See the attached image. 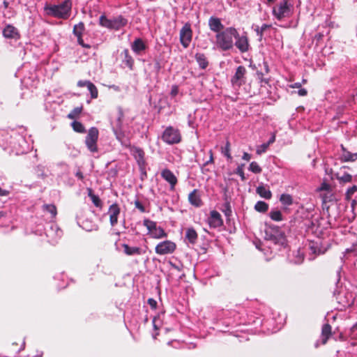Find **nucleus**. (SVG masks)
<instances>
[{"instance_id": "nucleus-1", "label": "nucleus", "mask_w": 357, "mask_h": 357, "mask_svg": "<svg viewBox=\"0 0 357 357\" xmlns=\"http://www.w3.org/2000/svg\"><path fill=\"white\" fill-rule=\"evenodd\" d=\"M238 35L234 27H227L215 36L216 45L222 51H228L234 47V38Z\"/></svg>"}, {"instance_id": "nucleus-2", "label": "nucleus", "mask_w": 357, "mask_h": 357, "mask_svg": "<svg viewBox=\"0 0 357 357\" xmlns=\"http://www.w3.org/2000/svg\"><path fill=\"white\" fill-rule=\"evenodd\" d=\"M72 2L70 0H66L59 5L50 6L45 8L49 15L52 17L66 20L71 13Z\"/></svg>"}, {"instance_id": "nucleus-3", "label": "nucleus", "mask_w": 357, "mask_h": 357, "mask_svg": "<svg viewBox=\"0 0 357 357\" xmlns=\"http://www.w3.org/2000/svg\"><path fill=\"white\" fill-rule=\"evenodd\" d=\"M99 24L101 26L118 31L128 24V20L122 15L108 19L105 15H102L99 18Z\"/></svg>"}, {"instance_id": "nucleus-4", "label": "nucleus", "mask_w": 357, "mask_h": 357, "mask_svg": "<svg viewBox=\"0 0 357 357\" xmlns=\"http://www.w3.org/2000/svg\"><path fill=\"white\" fill-rule=\"evenodd\" d=\"M293 4L291 0H282L273 8V15L278 20L289 17L292 14Z\"/></svg>"}, {"instance_id": "nucleus-5", "label": "nucleus", "mask_w": 357, "mask_h": 357, "mask_svg": "<svg viewBox=\"0 0 357 357\" xmlns=\"http://www.w3.org/2000/svg\"><path fill=\"white\" fill-rule=\"evenodd\" d=\"M265 238L274 241L275 243H283L284 240V232L281 228L275 225H265Z\"/></svg>"}, {"instance_id": "nucleus-6", "label": "nucleus", "mask_w": 357, "mask_h": 357, "mask_svg": "<svg viewBox=\"0 0 357 357\" xmlns=\"http://www.w3.org/2000/svg\"><path fill=\"white\" fill-rule=\"evenodd\" d=\"M181 138L180 130L172 126H168L161 136L162 140L167 144H178Z\"/></svg>"}, {"instance_id": "nucleus-7", "label": "nucleus", "mask_w": 357, "mask_h": 357, "mask_svg": "<svg viewBox=\"0 0 357 357\" xmlns=\"http://www.w3.org/2000/svg\"><path fill=\"white\" fill-rule=\"evenodd\" d=\"M98 137L99 131L97 128L91 127L89 128L85 137V144L87 149L92 153H96L98 151L97 144Z\"/></svg>"}, {"instance_id": "nucleus-8", "label": "nucleus", "mask_w": 357, "mask_h": 357, "mask_svg": "<svg viewBox=\"0 0 357 357\" xmlns=\"http://www.w3.org/2000/svg\"><path fill=\"white\" fill-rule=\"evenodd\" d=\"M176 248L175 243L171 241H164L156 245L155 251L158 255H164L173 253Z\"/></svg>"}, {"instance_id": "nucleus-9", "label": "nucleus", "mask_w": 357, "mask_h": 357, "mask_svg": "<svg viewBox=\"0 0 357 357\" xmlns=\"http://www.w3.org/2000/svg\"><path fill=\"white\" fill-rule=\"evenodd\" d=\"M192 38L190 24L186 23L180 31V42L184 48L189 47Z\"/></svg>"}, {"instance_id": "nucleus-10", "label": "nucleus", "mask_w": 357, "mask_h": 357, "mask_svg": "<svg viewBox=\"0 0 357 357\" xmlns=\"http://www.w3.org/2000/svg\"><path fill=\"white\" fill-rule=\"evenodd\" d=\"M246 68L243 66H239L236 70L234 75L231 79L233 86L240 87L245 83Z\"/></svg>"}, {"instance_id": "nucleus-11", "label": "nucleus", "mask_w": 357, "mask_h": 357, "mask_svg": "<svg viewBox=\"0 0 357 357\" xmlns=\"http://www.w3.org/2000/svg\"><path fill=\"white\" fill-rule=\"evenodd\" d=\"M85 31V25L84 23L82 22H79L77 24H75L73 29V33L75 35V36L77 37V43L79 45L82 47L90 49L91 45L89 44L84 43L82 36L83 33Z\"/></svg>"}, {"instance_id": "nucleus-12", "label": "nucleus", "mask_w": 357, "mask_h": 357, "mask_svg": "<svg viewBox=\"0 0 357 357\" xmlns=\"http://www.w3.org/2000/svg\"><path fill=\"white\" fill-rule=\"evenodd\" d=\"M147 227L148 234L153 238H161L167 236L164 229L157 225H145Z\"/></svg>"}, {"instance_id": "nucleus-13", "label": "nucleus", "mask_w": 357, "mask_h": 357, "mask_svg": "<svg viewBox=\"0 0 357 357\" xmlns=\"http://www.w3.org/2000/svg\"><path fill=\"white\" fill-rule=\"evenodd\" d=\"M234 38L236 40L235 46L241 53L247 52L249 50V40L246 36H240L238 33V35L235 36Z\"/></svg>"}, {"instance_id": "nucleus-14", "label": "nucleus", "mask_w": 357, "mask_h": 357, "mask_svg": "<svg viewBox=\"0 0 357 357\" xmlns=\"http://www.w3.org/2000/svg\"><path fill=\"white\" fill-rule=\"evenodd\" d=\"M161 176L169 183L171 189L174 190L178 182V179L174 173L169 169H165L161 172Z\"/></svg>"}, {"instance_id": "nucleus-15", "label": "nucleus", "mask_w": 357, "mask_h": 357, "mask_svg": "<svg viewBox=\"0 0 357 357\" xmlns=\"http://www.w3.org/2000/svg\"><path fill=\"white\" fill-rule=\"evenodd\" d=\"M208 26L212 31L217 33L224 30V25L222 24L220 19L213 16L208 20Z\"/></svg>"}, {"instance_id": "nucleus-16", "label": "nucleus", "mask_w": 357, "mask_h": 357, "mask_svg": "<svg viewBox=\"0 0 357 357\" xmlns=\"http://www.w3.org/2000/svg\"><path fill=\"white\" fill-rule=\"evenodd\" d=\"M188 201L190 204L195 207H200L203 204L199 191L197 189L193 190L189 194Z\"/></svg>"}, {"instance_id": "nucleus-17", "label": "nucleus", "mask_w": 357, "mask_h": 357, "mask_svg": "<svg viewBox=\"0 0 357 357\" xmlns=\"http://www.w3.org/2000/svg\"><path fill=\"white\" fill-rule=\"evenodd\" d=\"M333 335L332 326L328 324H324L321 328V341L322 344H326Z\"/></svg>"}, {"instance_id": "nucleus-18", "label": "nucleus", "mask_w": 357, "mask_h": 357, "mask_svg": "<svg viewBox=\"0 0 357 357\" xmlns=\"http://www.w3.org/2000/svg\"><path fill=\"white\" fill-rule=\"evenodd\" d=\"M3 36L6 38H19L20 33L17 29L11 24H8L3 30Z\"/></svg>"}, {"instance_id": "nucleus-19", "label": "nucleus", "mask_w": 357, "mask_h": 357, "mask_svg": "<svg viewBox=\"0 0 357 357\" xmlns=\"http://www.w3.org/2000/svg\"><path fill=\"white\" fill-rule=\"evenodd\" d=\"M310 249L315 255L324 254L327 250V248L321 246L320 240L317 241H311L310 242Z\"/></svg>"}, {"instance_id": "nucleus-20", "label": "nucleus", "mask_w": 357, "mask_h": 357, "mask_svg": "<svg viewBox=\"0 0 357 357\" xmlns=\"http://www.w3.org/2000/svg\"><path fill=\"white\" fill-rule=\"evenodd\" d=\"M122 62L130 69L133 70L135 61L132 56L130 54L128 49H125L121 53Z\"/></svg>"}, {"instance_id": "nucleus-21", "label": "nucleus", "mask_w": 357, "mask_h": 357, "mask_svg": "<svg viewBox=\"0 0 357 357\" xmlns=\"http://www.w3.org/2000/svg\"><path fill=\"white\" fill-rule=\"evenodd\" d=\"M120 213V208L118 204H114L110 206L108 214L109 215L110 223H116L118 216Z\"/></svg>"}, {"instance_id": "nucleus-22", "label": "nucleus", "mask_w": 357, "mask_h": 357, "mask_svg": "<svg viewBox=\"0 0 357 357\" xmlns=\"http://www.w3.org/2000/svg\"><path fill=\"white\" fill-rule=\"evenodd\" d=\"M144 155H145V153L142 149H140V148L135 149V157L137 162L142 170H144L145 169V165H146Z\"/></svg>"}, {"instance_id": "nucleus-23", "label": "nucleus", "mask_w": 357, "mask_h": 357, "mask_svg": "<svg viewBox=\"0 0 357 357\" xmlns=\"http://www.w3.org/2000/svg\"><path fill=\"white\" fill-rule=\"evenodd\" d=\"M123 252L128 256L142 255V249L139 247H130L128 244H122Z\"/></svg>"}, {"instance_id": "nucleus-24", "label": "nucleus", "mask_w": 357, "mask_h": 357, "mask_svg": "<svg viewBox=\"0 0 357 357\" xmlns=\"http://www.w3.org/2000/svg\"><path fill=\"white\" fill-rule=\"evenodd\" d=\"M209 158L208 160L204 162L202 165V172L203 174H207L208 172H211V169L209 168V166L213 165L214 164V158H213V153L212 150H209L208 151Z\"/></svg>"}, {"instance_id": "nucleus-25", "label": "nucleus", "mask_w": 357, "mask_h": 357, "mask_svg": "<svg viewBox=\"0 0 357 357\" xmlns=\"http://www.w3.org/2000/svg\"><path fill=\"white\" fill-rule=\"evenodd\" d=\"M146 45L141 38H137L132 44V50L137 54L145 50Z\"/></svg>"}, {"instance_id": "nucleus-26", "label": "nucleus", "mask_w": 357, "mask_h": 357, "mask_svg": "<svg viewBox=\"0 0 357 357\" xmlns=\"http://www.w3.org/2000/svg\"><path fill=\"white\" fill-rule=\"evenodd\" d=\"M342 153L341 156L342 161L344 162H354L357 159V153H351L349 151H347L342 145Z\"/></svg>"}, {"instance_id": "nucleus-27", "label": "nucleus", "mask_w": 357, "mask_h": 357, "mask_svg": "<svg viewBox=\"0 0 357 357\" xmlns=\"http://www.w3.org/2000/svg\"><path fill=\"white\" fill-rule=\"evenodd\" d=\"M195 59L202 69H205L208 66V61L204 53H197L195 54Z\"/></svg>"}, {"instance_id": "nucleus-28", "label": "nucleus", "mask_w": 357, "mask_h": 357, "mask_svg": "<svg viewBox=\"0 0 357 357\" xmlns=\"http://www.w3.org/2000/svg\"><path fill=\"white\" fill-rule=\"evenodd\" d=\"M321 225H310L307 227V231L314 234L317 238H320L324 236V233Z\"/></svg>"}, {"instance_id": "nucleus-29", "label": "nucleus", "mask_w": 357, "mask_h": 357, "mask_svg": "<svg viewBox=\"0 0 357 357\" xmlns=\"http://www.w3.org/2000/svg\"><path fill=\"white\" fill-rule=\"evenodd\" d=\"M256 192L261 197L264 199H270L272 197L271 191L263 185H259L256 189Z\"/></svg>"}, {"instance_id": "nucleus-30", "label": "nucleus", "mask_w": 357, "mask_h": 357, "mask_svg": "<svg viewBox=\"0 0 357 357\" xmlns=\"http://www.w3.org/2000/svg\"><path fill=\"white\" fill-rule=\"evenodd\" d=\"M336 178L340 184H345L352 181V176L347 172H337Z\"/></svg>"}, {"instance_id": "nucleus-31", "label": "nucleus", "mask_w": 357, "mask_h": 357, "mask_svg": "<svg viewBox=\"0 0 357 357\" xmlns=\"http://www.w3.org/2000/svg\"><path fill=\"white\" fill-rule=\"evenodd\" d=\"M198 236L196 231L192 228L187 229L185 233V238L191 244H195L197 242Z\"/></svg>"}, {"instance_id": "nucleus-32", "label": "nucleus", "mask_w": 357, "mask_h": 357, "mask_svg": "<svg viewBox=\"0 0 357 357\" xmlns=\"http://www.w3.org/2000/svg\"><path fill=\"white\" fill-rule=\"evenodd\" d=\"M88 196L91 198L93 204L96 207H102V203L99 197L95 195L91 188H88Z\"/></svg>"}, {"instance_id": "nucleus-33", "label": "nucleus", "mask_w": 357, "mask_h": 357, "mask_svg": "<svg viewBox=\"0 0 357 357\" xmlns=\"http://www.w3.org/2000/svg\"><path fill=\"white\" fill-rule=\"evenodd\" d=\"M70 126H71L73 130L76 132H78V133L86 132L85 127L79 121H74L73 122L71 123Z\"/></svg>"}, {"instance_id": "nucleus-34", "label": "nucleus", "mask_w": 357, "mask_h": 357, "mask_svg": "<svg viewBox=\"0 0 357 357\" xmlns=\"http://www.w3.org/2000/svg\"><path fill=\"white\" fill-rule=\"evenodd\" d=\"M116 139L123 144L126 146L130 145V142L128 139H126L125 135L121 130L114 131Z\"/></svg>"}, {"instance_id": "nucleus-35", "label": "nucleus", "mask_w": 357, "mask_h": 357, "mask_svg": "<svg viewBox=\"0 0 357 357\" xmlns=\"http://www.w3.org/2000/svg\"><path fill=\"white\" fill-rule=\"evenodd\" d=\"M83 107H75L68 115L67 117L69 119H76L78 118L80 115V114L82 112Z\"/></svg>"}, {"instance_id": "nucleus-36", "label": "nucleus", "mask_w": 357, "mask_h": 357, "mask_svg": "<svg viewBox=\"0 0 357 357\" xmlns=\"http://www.w3.org/2000/svg\"><path fill=\"white\" fill-rule=\"evenodd\" d=\"M225 203L223 205L222 212L225 215L226 217L229 218V216L231 215V208L230 206L229 202L227 200V195H225ZM227 222H229L230 220L227 218Z\"/></svg>"}, {"instance_id": "nucleus-37", "label": "nucleus", "mask_w": 357, "mask_h": 357, "mask_svg": "<svg viewBox=\"0 0 357 357\" xmlns=\"http://www.w3.org/2000/svg\"><path fill=\"white\" fill-rule=\"evenodd\" d=\"M280 202L285 206H290L293 204L292 196L289 194H282L280 197Z\"/></svg>"}, {"instance_id": "nucleus-38", "label": "nucleus", "mask_w": 357, "mask_h": 357, "mask_svg": "<svg viewBox=\"0 0 357 357\" xmlns=\"http://www.w3.org/2000/svg\"><path fill=\"white\" fill-rule=\"evenodd\" d=\"M255 209L258 212L264 213L268 209V204L265 202L259 201L256 203L255 206Z\"/></svg>"}, {"instance_id": "nucleus-39", "label": "nucleus", "mask_w": 357, "mask_h": 357, "mask_svg": "<svg viewBox=\"0 0 357 357\" xmlns=\"http://www.w3.org/2000/svg\"><path fill=\"white\" fill-rule=\"evenodd\" d=\"M44 211L50 213L52 218H55L57 214V209L54 204H45L43 205Z\"/></svg>"}, {"instance_id": "nucleus-40", "label": "nucleus", "mask_w": 357, "mask_h": 357, "mask_svg": "<svg viewBox=\"0 0 357 357\" xmlns=\"http://www.w3.org/2000/svg\"><path fill=\"white\" fill-rule=\"evenodd\" d=\"M271 25L264 24L261 27L257 26L255 31L257 33V35L259 37V39L261 40L264 36V32L268 28H271Z\"/></svg>"}, {"instance_id": "nucleus-41", "label": "nucleus", "mask_w": 357, "mask_h": 357, "mask_svg": "<svg viewBox=\"0 0 357 357\" xmlns=\"http://www.w3.org/2000/svg\"><path fill=\"white\" fill-rule=\"evenodd\" d=\"M269 215L273 221L279 222L282 220V213L279 210L271 211Z\"/></svg>"}, {"instance_id": "nucleus-42", "label": "nucleus", "mask_w": 357, "mask_h": 357, "mask_svg": "<svg viewBox=\"0 0 357 357\" xmlns=\"http://www.w3.org/2000/svg\"><path fill=\"white\" fill-rule=\"evenodd\" d=\"M88 89L90 92L91 97L93 99H96L98 96V91L97 87L93 84L92 82L89 84V86H88Z\"/></svg>"}, {"instance_id": "nucleus-43", "label": "nucleus", "mask_w": 357, "mask_h": 357, "mask_svg": "<svg viewBox=\"0 0 357 357\" xmlns=\"http://www.w3.org/2000/svg\"><path fill=\"white\" fill-rule=\"evenodd\" d=\"M249 170L255 174H259L262 169L257 162H252L249 166Z\"/></svg>"}, {"instance_id": "nucleus-44", "label": "nucleus", "mask_w": 357, "mask_h": 357, "mask_svg": "<svg viewBox=\"0 0 357 357\" xmlns=\"http://www.w3.org/2000/svg\"><path fill=\"white\" fill-rule=\"evenodd\" d=\"M357 191V185H353L349 188L345 194V198L347 200H350L351 199L352 195Z\"/></svg>"}, {"instance_id": "nucleus-45", "label": "nucleus", "mask_w": 357, "mask_h": 357, "mask_svg": "<svg viewBox=\"0 0 357 357\" xmlns=\"http://www.w3.org/2000/svg\"><path fill=\"white\" fill-rule=\"evenodd\" d=\"M256 78L261 84L264 83L268 84L269 83V79L265 78L264 77V74L261 72L257 71L256 73Z\"/></svg>"}, {"instance_id": "nucleus-46", "label": "nucleus", "mask_w": 357, "mask_h": 357, "mask_svg": "<svg viewBox=\"0 0 357 357\" xmlns=\"http://www.w3.org/2000/svg\"><path fill=\"white\" fill-rule=\"evenodd\" d=\"M134 205L135 208L138 209L141 213H144L146 211L144 205L139 199L135 200Z\"/></svg>"}, {"instance_id": "nucleus-47", "label": "nucleus", "mask_w": 357, "mask_h": 357, "mask_svg": "<svg viewBox=\"0 0 357 357\" xmlns=\"http://www.w3.org/2000/svg\"><path fill=\"white\" fill-rule=\"evenodd\" d=\"M304 260V255L303 253L300 252V250L297 251L295 259H294V262L295 264H301Z\"/></svg>"}, {"instance_id": "nucleus-48", "label": "nucleus", "mask_w": 357, "mask_h": 357, "mask_svg": "<svg viewBox=\"0 0 357 357\" xmlns=\"http://www.w3.org/2000/svg\"><path fill=\"white\" fill-rule=\"evenodd\" d=\"M223 153L228 159H231V155L230 153V142L229 141H227L226 142L225 151Z\"/></svg>"}, {"instance_id": "nucleus-49", "label": "nucleus", "mask_w": 357, "mask_h": 357, "mask_svg": "<svg viewBox=\"0 0 357 357\" xmlns=\"http://www.w3.org/2000/svg\"><path fill=\"white\" fill-rule=\"evenodd\" d=\"M236 174L241 176V178L243 181H245L246 178L245 176L244 171L243 169V165L238 166L236 169Z\"/></svg>"}, {"instance_id": "nucleus-50", "label": "nucleus", "mask_w": 357, "mask_h": 357, "mask_svg": "<svg viewBox=\"0 0 357 357\" xmlns=\"http://www.w3.org/2000/svg\"><path fill=\"white\" fill-rule=\"evenodd\" d=\"M211 217L215 220L220 221V223H222V220L221 219V215H220V213L218 212L217 211H212L211 212Z\"/></svg>"}, {"instance_id": "nucleus-51", "label": "nucleus", "mask_w": 357, "mask_h": 357, "mask_svg": "<svg viewBox=\"0 0 357 357\" xmlns=\"http://www.w3.org/2000/svg\"><path fill=\"white\" fill-rule=\"evenodd\" d=\"M269 146L268 144L264 143L260 146V148L257 149V153L258 155H261L262 153H264L268 147Z\"/></svg>"}, {"instance_id": "nucleus-52", "label": "nucleus", "mask_w": 357, "mask_h": 357, "mask_svg": "<svg viewBox=\"0 0 357 357\" xmlns=\"http://www.w3.org/2000/svg\"><path fill=\"white\" fill-rule=\"evenodd\" d=\"M91 82H90L89 80H85V81L79 80L77 82V85L79 87H84V86L88 87V86H89V84H91Z\"/></svg>"}, {"instance_id": "nucleus-53", "label": "nucleus", "mask_w": 357, "mask_h": 357, "mask_svg": "<svg viewBox=\"0 0 357 357\" xmlns=\"http://www.w3.org/2000/svg\"><path fill=\"white\" fill-rule=\"evenodd\" d=\"M147 303L152 309H156L157 301L155 299L150 298L148 299Z\"/></svg>"}, {"instance_id": "nucleus-54", "label": "nucleus", "mask_w": 357, "mask_h": 357, "mask_svg": "<svg viewBox=\"0 0 357 357\" xmlns=\"http://www.w3.org/2000/svg\"><path fill=\"white\" fill-rule=\"evenodd\" d=\"M178 93V86L174 85L172 86V90H171V96H173V97H175Z\"/></svg>"}, {"instance_id": "nucleus-55", "label": "nucleus", "mask_w": 357, "mask_h": 357, "mask_svg": "<svg viewBox=\"0 0 357 357\" xmlns=\"http://www.w3.org/2000/svg\"><path fill=\"white\" fill-rule=\"evenodd\" d=\"M123 112L121 111L119 112V116L118 117V127L119 129H121V123H122V121H123Z\"/></svg>"}, {"instance_id": "nucleus-56", "label": "nucleus", "mask_w": 357, "mask_h": 357, "mask_svg": "<svg viewBox=\"0 0 357 357\" xmlns=\"http://www.w3.org/2000/svg\"><path fill=\"white\" fill-rule=\"evenodd\" d=\"M298 93L301 96H305L307 94V91L305 89H300L298 91Z\"/></svg>"}, {"instance_id": "nucleus-57", "label": "nucleus", "mask_w": 357, "mask_h": 357, "mask_svg": "<svg viewBox=\"0 0 357 357\" xmlns=\"http://www.w3.org/2000/svg\"><path fill=\"white\" fill-rule=\"evenodd\" d=\"M9 194V192L6 190H3L0 187V196H7Z\"/></svg>"}, {"instance_id": "nucleus-58", "label": "nucleus", "mask_w": 357, "mask_h": 357, "mask_svg": "<svg viewBox=\"0 0 357 357\" xmlns=\"http://www.w3.org/2000/svg\"><path fill=\"white\" fill-rule=\"evenodd\" d=\"M250 158H251V155L249 153H248L246 152H245L243 153V160L249 161L250 160Z\"/></svg>"}, {"instance_id": "nucleus-59", "label": "nucleus", "mask_w": 357, "mask_h": 357, "mask_svg": "<svg viewBox=\"0 0 357 357\" xmlns=\"http://www.w3.org/2000/svg\"><path fill=\"white\" fill-rule=\"evenodd\" d=\"M290 87L292 89H300L301 87V83L300 82H296L294 84L290 85Z\"/></svg>"}, {"instance_id": "nucleus-60", "label": "nucleus", "mask_w": 357, "mask_h": 357, "mask_svg": "<svg viewBox=\"0 0 357 357\" xmlns=\"http://www.w3.org/2000/svg\"><path fill=\"white\" fill-rule=\"evenodd\" d=\"M75 176H76L79 179H80V180H83V179H84V175H83L82 172H80V171L77 172H76V174H75Z\"/></svg>"}, {"instance_id": "nucleus-61", "label": "nucleus", "mask_w": 357, "mask_h": 357, "mask_svg": "<svg viewBox=\"0 0 357 357\" xmlns=\"http://www.w3.org/2000/svg\"><path fill=\"white\" fill-rule=\"evenodd\" d=\"M264 69H265L266 73H269V67H268V63L266 61H264Z\"/></svg>"}, {"instance_id": "nucleus-62", "label": "nucleus", "mask_w": 357, "mask_h": 357, "mask_svg": "<svg viewBox=\"0 0 357 357\" xmlns=\"http://www.w3.org/2000/svg\"><path fill=\"white\" fill-rule=\"evenodd\" d=\"M275 140V135H273L271 137V138L269 139V141L267 142V144H268V145H270L271 144L273 143Z\"/></svg>"}, {"instance_id": "nucleus-63", "label": "nucleus", "mask_w": 357, "mask_h": 357, "mask_svg": "<svg viewBox=\"0 0 357 357\" xmlns=\"http://www.w3.org/2000/svg\"><path fill=\"white\" fill-rule=\"evenodd\" d=\"M351 331L352 333L357 331V322L351 327Z\"/></svg>"}, {"instance_id": "nucleus-64", "label": "nucleus", "mask_w": 357, "mask_h": 357, "mask_svg": "<svg viewBox=\"0 0 357 357\" xmlns=\"http://www.w3.org/2000/svg\"><path fill=\"white\" fill-rule=\"evenodd\" d=\"M323 35L321 33H318L315 36V38H317V40H319L322 38Z\"/></svg>"}]
</instances>
